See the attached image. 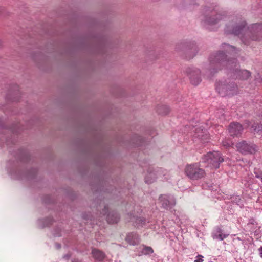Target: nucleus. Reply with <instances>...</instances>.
Returning a JSON list of instances; mask_svg holds the SVG:
<instances>
[{
    "label": "nucleus",
    "instance_id": "nucleus-1",
    "mask_svg": "<svg viewBox=\"0 0 262 262\" xmlns=\"http://www.w3.org/2000/svg\"><path fill=\"white\" fill-rule=\"evenodd\" d=\"M246 21L241 17L230 18L225 31L227 34L238 36L243 43L250 45L253 41H262V23H256L247 28Z\"/></svg>",
    "mask_w": 262,
    "mask_h": 262
},
{
    "label": "nucleus",
    "instance_id": "nucleus-2",
    "mask_svg": "<svg viewBox=\"0 0 262 262\" xmlns=\"http://www.w3.org/2000/svg\"><path fill=\"white\" fill-rule=\"evenodd\" d=\"M226 49L227 55L223 52L216 53L211 55L210 57V64L213 70H221L223 68L233 70L235 78L241 81H246L251 77V72L245 69H234L237 66V60L234 58H227L229 55L232 53H236V49L233 46L225 45Z\"/></svg>",
    "mask_w": 262,
    "mask_h": 262
},
{
    "label": "nucleus",
    "instance_id": "nucleus-3",
    "mask_svg": "<svg viewBox=\"0 0 262 262\" xmlns=\"http://www.w3.org/2000/svg\"><path fill=\"white\" fill-rule=\"evenodd\" d=\"M215 88L218 93L222 96L234 95L238 92L237 85L233 82H219L216 84Z\"/></svg>",
    "mask_w": 262,
    "mask_h": 262
},
{
    "label": "nucleus",
    "instance_id": "nucleus-4",
    "mask_svg": "<svg viewBox=\"0 0 262 262\" xmlns=\"http://www.w3.org/2000/svg\"><path fill=\"white\" fill-rule=\"evenodd\" d=\"M223 161L221 154L216 151L208 152L203 159V162L207 163L208 166L215 169L219 168L220 163Z\"/></svg>",
    "mask_w": 262,
    "mask_h": 262
},
{
    "label": "nucleus",
    "instance_id": "nucleus-5",
    "mask_svg": "<svg viewBox=\"0 0 262 262\" xmlns=\"http://www.w3.org/2000/svg\"><path fill=\"white\" fill-rule=\"evenodd\" d=\"M185 172L187 176L192 180H199L206 175L205 170L201 168L198 164L187 165Z\"/></svg>",
    "mask_w": 262,
    "mask_h": 262
},
{
    "label": "nucleus",
    "instance_id": "nucleus-6",
    "mask_svg": "<svg viewBox=\"0 0 262 262\" xmlns=\"http://www.w3.org/2000/svg\"><path fill=\"white\" fill-rule=\"evenodd\" d=\"M237 150L243 154H254L258 151L257 146L251 143L243 141L236 144Z\"/></svg>",
    "mask_w": 262,
    "mask_h": 262
},
{
    "label": "nucleus",
    "instance_id": "nucleus-7",
    "mask_svg": "<svg viewBox=\"0 0 262 262\" xmlns=\"http://www.w3.org/2000/svg\"><path fill=\"white\" fill-rule=\"evenodd\" d=\"M243 130L242 125L237 122H233L230 123L228 130L231 136H237L241 134Z\"/></svg>",
    "mask_w": 262,
    "mask_h": 262
},
{
    "label": "nucleus",
    "instance_id": "nucleus-8",
    "mask_svg": "<svg viewBox=\"0 0 262 262\" xmlns=\"http://www.w3.org/2000/svg\"><path fill=\"white\" fill-rule=\"evenodd\" d=\"M188 72L189 73L191 83L194 85H198L201 81L200 70L199 69H195Z\"/></svg>",
    "mask_w": 262,
    "mask_h": 262
},
{
    "label": "nucleus",
    "instance_id": "nucleus-9",
    "mask_svg": "<svg viewBox=\"0 0 262 262\" xmlns=\"http://www.w3.org/2000/svg\"><path fill=\"white\" fill-rule=\"evenodd\" d=\"M159 200L161 202L163 207L167 209H171L176 204L174 201H170L167 195H161L159 197Z\"/></svg>",
    "mask_w": 262,
    "mask_h": 262
},
{
    "label": "nucleus",
    "instance_id": "nucleus-10",
    "mask_svg": "<svg viewBox=\"0 0 262 262\" xmlns=\"http://www.w3.org/2000/svg\"><path fill=\"white\" fill-rule=\"evenodd\" d=\"M125 240L129 244L132 245H137L139 242V236L134 232L128 233L125 238Z\"/></svg>",
    "mask_w": 262,
    "mask_h": 262
},
{
    "label": "nucleus",
    "instance_id": "nucleus-11",
    "mask_svg": "<svg viewBox=\"0 0 262 262\" xmlns=\"http://www.w3.org/2000/svg\"><path fill=\"white\" fill-rule=\"evenodd\" d=\"M119 219L120 217L117 213L114 211L110 212L106 217V220L109 224L116 223Z\"/></svg>",
    "mask_w": 262,
    "mask_h": 262
},
{
    "label": "nucleus",
    "instance_id": "nucleus-12",
    "mask_svg": "<svg viewBox=\"0 0 262 262\" xmlns=\"http://www.w3.org/2000/svg\"><path fill=\"white\" fill-rule=\"evenodd\" d=\"M92 253L94 258L99 261L103 260L105 257L104 253L97 249H93Z\"/></svg>",
    "mask_w": 262,
    "mask_h": 262
},
{
    "label": "nucleus",
    "instance_id": "nucleus-13",
    "mask_svg": "<svg viewBox=\"0 0 262 262\" xmlns=\"http://www.w3.org/2000/svg\"><path fill=\"white\" fill-rule=\"evenodd\" d=\"M254 132L259 135L262 134V124H259L258 123H254L252 125Z\"/></svg>",
    "mask_w": 262,
    "mask_h": 262
},
{
    "label": "nucleus",
    "instance_id": "nucleus-14",
    "mask_svg": "<svg viewBox=\"0 0 262 262\" xmlns=\"http://www.w3.org/2000/svg\"><path fill=\"white\" fill-rule=\"evenodd\" d=\"M215 17H216V18H211V17H210L208 19L207 18L206 21L209 24H212V25L215 24L217 23L220 19H222L221 15L219 14H217Z\"/></svg>",
    "mask_w": 262,
    "mask_h": 262
},
{
    "label": "nucleus",
    "instance_id": "nucleus-15",
    "mask_svg": "<svg viewBox=\"0 0 262 262\" xmlns=\"http://www.w3.org/2000/svg\"><path fill=\"white\" fill-rule=\"evenodd\" d=\"M155 174L154 173H149L146 178L145 181L146 183L150 184L152 183L155 180Z\"/></svg>",
    "mask_w": 262,
    "mask_h": 262
},
{
    "label": "nucleus",
    "instance_id": "nucleus-16",
    "mask_svg": "<svg viewBox=\"0 0 262 262\" xmlns=\"http://www.w3.org/2000/svg\"><path fill=\"white\" fill-rule=\"evenodd\" d=\"M143 252L145 254H150L154 252V250L150 247H145L143 249Z\"/></svg>",
    "mask_w": 262,
    "mask_h": 262
},
{
    "label": "nucleus",
    "instance_id": "nucleus-17",
    "mask_svg": "<svg viewBox=\"0 0 262 262\" xmlns=\"http://www.w3.org/2000/svg\"><path fill=\"white\" fill-rule=\"evenodd\" d=\"M131 222H135L137 224H139L141 222V224H142V222H144V221L141 217H136L135 218L134 216L131 218Z\"/></svg>",
    "mask_w": 262,
    "mask_h": 262
},
{
    "label": "nucleus",
    "instance_id": "nucleus-18",
    "mask_svg": "<svg viewBox=\"0 0 262 262\" xmlns=\"http://www.w3.org/2000/svg\"><path fill=\"white\" fill-rule=\"evenodd\" d=\"M222 144L224 146L226 147H229L231 146L233 144L229 140H225L222 142Z\"/></svg>",
    "mask_w": 262,
    "mask_h": 262
},
{
    "label": "nucleus",
    "instance_id": "nucleus-19",
    "mask_svg": "<svg viewBox=\"0 0 262 262\" xmlns=\"http://www.w3.org/2000/svg\"><path fill=\"white\" fill-rule=\"evenodd\" d=\"M198 259L195 260L194 262H203V256L201 255H199L198 256Z\"/></svg>",
    "mask_w": 262,
    "mask_h": 262
},
{
    "label": "nucleus",
    "instance_id": "nucleus-20",
    "mask_svg": "<svg viewBox=\"0 0 262 262\" xmlns=\"http://www.w3.org/2000/svg\"><path fill=\"white\" fill-rule=\"evenodd\" d=\"M259 255L262 258V246L258 249Z\"/></svg>",
    "mask_w": 262,
    "mask_h": 262
},
{
    "label": "nucleus",
    "instance_id": "nucleus-21",
    "mask_svg": "<svg viewBox=\"0 0 262 262\" xmlns=\"http://www.w3.org/2000/svg\"><path fill=\"white\" fill-rule=\"evenodd\" d=\"M108 210V208L107 206H105L104 210H103V213L105 214Z\"/></svg>",
    "mask_w": 262,
    "mask_h": 262
},
{
    "label": "nucleus",
    "instance_id": "nucleus-22",
    "mask_svg": "<svg viewBox=\"0 0 262 262\" xmlns=\"http://www.w3.org/2000/svg\"><path fill=\"white\" fill-rule=\"evenodd\" d=\"M219 237L221 240H223L226 237L225 235L223 236L222 234L219 235Z\"/></svg>",
    "mask_w": 262,
    "mask_h": 262
},
{
    "label": "nucleus",
    "instance_id": "nucleus-23",
    "mask_svg": "<svg viewBox=\"0 0 262 262\" xmlns=\"http://www.w3.org/2000/svg\"><path fill=\"white\" fill-rule=\"evenodd\" d=\"M202 133H201V134H199L198 132L196 133V136L199 137V138H201L203 136V135L202 134Z\"/></svg>",
    "mask_w": 262,
    "mask_h": 262
},
{
    "label": "nucleus",
    "instance_id": "nucleus-24",
    "mask_svg": "<svg viewBox=\"0 0 262 262\" xmlns=\"http://www.w3.org/2000/svg\"><path fill=\"white\" fill-rule=\"evenodd\" d=\"M257 178H259L262 181V172L258 176H256Z\"/></svg>",
    "mask_w": 262,
    "mask_h": 262
},
{
    "label": "nucleus",
    "instance_id": "nucleus-25",
    "mask_svg": "<svg viewBox=\"0 0 262 262\" xmlns=\"http://www.w3.org/2000/svg\"><path fill=\"white\" fill-rule=\"evenodd\" d=\"M72 262H79V261L77 260H74L72 261Z\"/></svg>",
    "mask_w": 262,
    "mask_h": 262
},
{
    "label": "nucleus",
    "instance_id": "nucleus-26",
    "mask_svg": "<svg viewBox=\"0 0 262 262\" xmlns=\"http://www.w3.org/2000/svg\"><path fill=\"white\" fill-rule=\"evenodd\" d=\"M195 50H196V49L195 48L194 49H193V51L192 50V52L195 51Z\"/></svg>",
    "mask_w": 262,
    "mask_h": 262
},
{
    "label": "nucleus",
    "instance_id": "nucleus-27",
    "mask_svg": "<svg viewBox=\"0 0 262 262\" xmlns=\"http://www.w3.org/2000/svg\"><path fill=\"white\" fill-rule=\"evenodd\" d=\"M214 13H215V12H212V15H213Z\"/></svg>",
    "mask_w": 262,
    "mask_h": 262
}]
</instances>
